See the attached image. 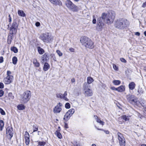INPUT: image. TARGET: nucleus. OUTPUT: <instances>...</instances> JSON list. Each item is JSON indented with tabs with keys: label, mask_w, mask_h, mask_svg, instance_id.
Wrapping results in <instances>:
<instances>
[{
	"label": "nucleus",
	"mask_w": 146,
	"mask_h": 146,
	"mask_svg": "<svg viewBox=\"0 0 146 146\" xmlns=\"http://www.w3.org/2000/svg\"><path fill=\"white\" fill-rule=\"evenodd\" d=\"M104 20L106 23L108 24L112 23L115 18V13L113 11H111L108 13H103L101 17Z\"/></svg>",
	"instance_id": "nucleus-1"
},
{
	"label": "nucleus",
	"mask_w": 146,
	"mask_h": 146,
	"mask_svg": "<svg viewBox=\"0 0 146 146\" xmlns=\"http://www.w3.org/2000/svg\"><path fill=\"white\" fill-rule=\"evenodd\" d=\"M129 25V21L124 18H120L117 20L115 24V27L119 29H123Z\"/></svg>",
	"instance_id": "nucleus-2"
},
{
	"label": "nucleus",
	"mask_w": 146,
	"mask_h": 146,
	"mask_svg": "<svg viewBox=\"0 0 146 146\" xmlns=\"http://www.w3.org/2000/svg\"><path fill=\"white\" fill-rule=\"evenodd\" d=\"M80 41L82 45L86 48L92 49L94 47V43L92 41L87 37H81Z\"/></svg>",
	"instance_id": "nucleus-3"
},
{
	"label": "nucleus",
	"mask_w": 146,
	"mask_h": 146,
	"mask_svg": "<svg viewBox=\"0 0 146 146\" xmlns=\"http://www.w3.org/2000/svg\"><path fill=\"white\" fill-rule=\"evenodd\" d=\"M65 4L67 7L71 11L73 12H77L78 11V7L74 5L70 0H66L65 2Z\"/></svg>",
	"instance_id": "nucleus-4"
},
{
	"label": "nucleus",
	"mask_w": 146,
	"mask_h": 146,
	"mask_svg": "<svg viewBox=\"0 0 146 146\" xmlns=\"http://www.w3.org/2000/svg\"><path fill=\"white\" fill-rule=\"evenodd\" d=\"M31 96V93L30 91L27 90L23 93L21 100L24 102L26 103L30 99Z\"/></svg>",
	"instance_id": "nucleus-5"
},
{
	"label": "nucleus",
	"mask_w": 146,
	"mask_h": 146,
	"mask_svg": "<svg viewBox=\"0 0 146 146\" xmlns=\"http://www.w3.org/2000/svg\"><path fill=\"white\" fill-rule=\"evenodd\" d=\"M40 38L44 42L47 43L50 42L52 40V38L48 33L43 34L40 36Z\"/></svg>",
	"instance_id": "nucleus-6"
},
{
	"label": "nucleus",
	"mask_w": 146,
	"mask_h": 146,
	"mask_svg": "<svg viewBox=\"0 0 146 146\" xmlns=\"http://www.w3.org/2000/svg\"><path fill=\"white\" fill-rule=\"evenodd\" d=\"M84 94L86 96H91L93 93L92 90L88 88V84H86L83 88Z\"/></svg>",
	"instance_id": "nucleus-7"
},
{
	"label": "nucleus",
	"mask_w": 146,
	"mask_h": 146,
	"mask_svg": "<svg viewBox=\"0 0 146 146\" xmlns=\"http://www.w3.org/2000/svg\"><path fill=\"white\" fill-rule=\"evenodd\" d=\"M117 135L119 141V145L121 146H125V140L123 134L119 132L118 133Z\"/></svg>",
	"instance_id": "nucleus-8"
},
{
	"label": "nucleus",
	"mask_w": 146,
	"mask_h": 146,
	"mask_svg": "<svg viewBox=\"0 0 146 146\" xmlns=\"http://www.w3.org/2000/svg\"><path fill=\"white\" fill-rule=\"evenodd\" d=\"M18 25L17 23L15 22H13L10 27V33L14 34L16 33L18 28Z\"/></svg>",
	"instance_id": "nucleus-9"
},
{
	"label": "nucleus",
	"mask_w": 146,
	"mask_h": 146,
	"mask_svg": "<svg viewBox=\"0 0 146 146\" xmlns=\"http://www.w3.org/2000/svg\"><path fill=\"white\" fill-rule=\"evenodd\" d=\"M6 133L8 137L11 139L13 136V128L11 126L8 127L6 129Z\"/></svg>",
	"instance_id": "nucleus-10"
},
{
	"label": "nucleus",
	"mask_w": 146,
	"mask_h": 146,
	"mask_svg": "<svg viewBox=\"0 0 146 146\" xmlns=\"http://www.w3.org/2000/svg\"><path fill=\"white\" fill-rule=\"evenodd\" d=\"M102 20L103 19L101 17L99 18L98 19L97 29L98 31H101L104 25V24L102 21Z\"/></svg>",
	"instance_id": "nucleus-11"
},
{
	"label": "nucleus",
	"mask_w": 146,
	"mask_h": 146,
	"mask_svg": "<svg viewBox=\"0 0 146 146\" xmlns=\"http://www.w3.org/2000/svg\"><path fill=\"white\" fill-rule=\"evenodd\" d=\"M13 78L12 76H7L4 79L3 82L5 84H9L12 82Z\"/></svg>",
	"instance_id": "nucleus-12"
},
{
	"label": "nucleus",
	"mask_w": 146,
	"mask_h": 146,
	"mask_svg": "<svg viewBox=\"0 0 146 146\" xmlns=\"http://www.w3.org/2000/svg\"><path fill=\"white\" fill-rule=\"evenodd\" d=\"M49 57L46 53L42 55L41 59V62L43 63L44 62L48 61L49 60Z\"/></svg>",
	"instance_id": "nucleus-13"
},
{
	"label": "nucleus",
	"mask_w": 146,
	"mask_h": 146,
	"mask_svg": "<svg viewBox=\"0 0 146 146\" xmlns=\"http://www.w3.org/2000/svg\"><path fill=\"white\" fill-rule=\"evenodd\" d=\"M52 4L56 5H59L61 6L62 5V3L60 0H49Z\"/></svg>",
	"instance_id": "nucleus-14"
},
{
	"label": "nucleus",
	"mask_w": 146,
	"mask_h": 146,
	"mask_svg": "<svg viewBox=\"0 0 146 146\" xmlns=\"http://www.w3.org/2000/svg\"><path fill=\"white\" fill-rule=\"evenodd\" d=\"M62 110V108L58 105H57L53 109V111L55 113H59Z\"/></svg>",
	"instance_id": "nucleus-15"
},
{
	"label": "nucleus",
	"mask_w": 146,
	"mask_h": 146,
	"mask_svg": "<svg viewBox=\"0 0 146 146\" xmlns=\"http://www.w3.org/2000/svg\"><path fill=\"white\" fill-rule=\"evenodd\" d=\"M14 34H11L10 33L9 34L7 40V42L8 44H11L14 35Z\"/></svg>",
	"instance_id": "nucleus-16"
},
{
	"label": "nucleus",
	"mask_w": 146,
	"mask_h": 146,
	"mask_svg": "<svg viewBox=\"0 0 146 146\" xmlns=\"http://www.w3.org/2000/svg\"><path fill=\"white\" fill-rule=\"evenodd\" d=\"M71 116L67 112L64 116L63 119L66 121H67L70 119Z\"/></svg>",
	"instance_id": "nucleus-17"
},
{
	"label": "nucleus",
	"mask_w": 146,
	"mask_h": 146,
	"mask_svg": "<svg viewBox=\"0 0 146 146\" xmlns=\"http://www.w3.org/2000/svg\"><path fill=\"white\" fill-rule=\"evenodd\" d=\"M18 13L19 16L22 17H25L26 16L25 14L22 10H18Z\"/></svg>",
	"instance_id": "nucleus-18"
},
{
	"label": "nucleus",
	"mask_w": 146,
	"mask_h": 146,
	"mask_svg": "<svg viewBox=\"0 0 146 146\" xmlns=\"http://www.w3.org/2000/svg\"><path fill=\"white\" fill-rule=\"evenodd\" d=\"M129 86L130 89L133 90L135 88V84L133 82H131L129 84Z\"/></svg>",
	"instance_id": "nucleus-19"
},
{
	"label": "nucleus",
	"mask_w": 146,
	"mask_h": 146,
	"mask_svg": "<svg viewBox=\"0 0 146 146\" xmlns=\"http://www.w3.org/2000/svg\"><path fill=\"white\" fill-rule=\"evenodd\" d=\"M135 97L134 95L129 94L127 96L126 98L128 101L129 102L131 100L134 98Z\"/></svg>",
	"instance_id": "nucleus-20"
},
{
	"label": "nucleus",
	"mask_w": 146,
	"mask_h": 146,
	"mask_svg": "<svg viewBox=\"0 0 146 146\" xmlns=\"http://www.w3.org/2000/svg\"><path fill=\"white\" fill-rule=\"evenodd\" d=\"M117 91L119 92H122L125 91V88L124 86H121L117 88Z\"/></svg>",
	"instance_id": "nucleus-21"
},
{
	"label": "nucleus",
	"mask_w": 146,
	"mask_h": 146,
	"mask_svg": "<svg viewBox=\"0 0 146 146\" xmlns=\"http://www.w3.org/2000/svg\"><path fill=\"white\" fill-rule=\"evenodd\" d=\"M67 95V93L66 91H65L64 94H62V98L64 100H65L66 101H68V99L66 97V96Z\"/></svg>",
	"instance_id": "nucleus-22"
},
{
	"label": "nucleus",
	"mask_w": 146,
	"mask_h": 146,
	"mask_svg": "<svg viewBox=\"0 0 146 146\" xmlns=\"http://www.w3.org/2000/svg\"><path fill=\"white\" fill-rule=\"evenodd\" d=\"M137 98L135 97L134 98L131 100L129 102L132 104H135L137 102Z\"/></svg>",
	"instance_id": "nucleus-23"
},
{
	"label": "nucleus",
	"mask_w": 146,
	"mask_h": 146,
	"mask_svg": "<svg viewBox=\"0 0 146 146\" xmlns=\"http://www.w3.org/2000/svg\"><path fill=\"white\" fill-rule=\"evenodd\" d=\"M33 63L34 64L35 66L36 67H38L40 66L39 63L37 61L36 59H33Z\"/></svg>",
	"instance_id": "nucleus-24"
},
{
	"label": "nucleus",
	"mask_w": 146,
	"mask_h": 146,
	"mask_svg": "<svg viewBox=\"0 0 146 146\" xmlns=\"http://www.w3.org/2000/svg\"><path fill=\"white\" fill-rule=\"evenodd\" d=\"M54 134L59 139H61L62 138L61 134L58 131H56L55 132Z\"/></svg>",
	"instance_id": "nucleus-25"
},
{
	"label": "nucleus",
	"mask_w": 146,
	"mask_h": 146,
	"mask_svg": "<svg viewBox=\"0 0 146 146\" xmlns=\"http://www.w3.org/2000/svg\"><path fill=\"white\" fill-rule=\"evenodd\" d=\"M130 116H126L125 115H123L121 117V119H124L125 121H128L129 119Z\"/></svg>",
	"instance_id": "nucleus-26"
},
{
	"label": "nucleus",
	"mask_w": 146,
	"mask_h": 146,
	"mask_svg": "<svg viewBox=\"0 0 146 146\" xmlns=\"http://www.w3.org/2000/svg\"><path fill=\"white\" fill-rule=\"evenodd\" d=\"M68 112L71 116H72V115L75 112V110L73 109H71L69 110L68 111Z\"/></svg>",
	"instance_id": "nucleus-27"
},
{
	"label": "nucleus",
	"mask_w": 146,
	"mask_h": 146,
	"mask_svg": "<svg viewBox=\"0 0 146 146\" xmlns=\"http://www.w3.org/2000/svg\"><path fill=\"white\" fill-rule=\"evenodd\" d=\"M87 79L88 83L89 84L91 83L94 81V80L93 78L91 77H88L87 78Z\"/></svg>",
	"instance_id": "nucleus-28"
},
{
	"label": "nucleus",
	"mask_w": 146,
	"mask_h": 146,
	"mask_svg": "<svg viewBox=\"0 0 146 146\" xmlns=\"http://www.w3.org/2000/svg\"><path fill=\"white\" fill-rule=\"evenodd\" d=\"M49 68V66L47 63H45L44 65L43 70L44 71L47 70Z\"/></svg>",
	"instance_id": "nucleus-29"
},
{
	"label": "nucleus",
	"mask_w": 146,
	"mask_h": 146,
	"mask_svg": "<svg viewBox=\"0 0 146 146\" xmlns=\"http://www.w3.org/2000/svg\"><path fill=\"white\" fill-rule=\"evenodd\" d=\"M18 109L20 110H23L25 109V106L23 104H20L17 106Z\"/></svg>",
	"instance_id": "nucleus-30"
},
{
	"label": "nucleus",
	"mask_w": 146,
	"mask_h": 146,
	"mask_svg": "<svg viewBox=\"0 0 146 146\" xmlns=\"http://www.w3.org/2000/svg\"><path fill=\"white\" fill-rule=\"evenodd\" d=\"M11 51L15 53H17L18 52L17 48L13 46L11 47Z\"/></svg>",
	"instance_id": "nucleus-31"
},
{
	"label": "nucleus",
	"mask_w": 146,
	"mask_h": 146,
	"mask_svg": "<svg viewBox=\"0 0 146 146\" xmlns=\"http://www.w3.org/2000/svg\"><path fill=\"white\" fill-rule=\"evenodd\" d=\"M37 48L38 51L40 54H42L44 52V50L40 47H38Z\"/></svg>",
	"instance_id": "nucleus-32"
},
{
	"label": "nucleus",
	"mask_w": 146,
	"mask_h": 146,
	"mask_svg": "<svg viewBox=\"0 0 146 146\" xmlns=\"http://www.w3.org/2000/svg\"><path fill=\"white\" fill-rule=\"evenodd\" d=\"M46 144V143L44 141H39L38 143L37 146H44Z\"/></svg>",
	"instance_id": "nucleus-33"
},
{
	"label": "nucleus",
	"mask_w": 146,
	"mask_h": 146,
	"mask_svg": "<svg viewBox=\"0 0 146 146\" xmlns=\"http://www.w3.org/2000/svg\"><path fill=\"white\" fill-rule=\"evenodd\" d=\"M17 61V57L14 56L12 58L13 63V64L15 65L16 64Z\"/></svg>",
	"instance_id": "nucleus-34"
},
{
	"label": "nucleus",
	"mask_w": 146,
	"mask_h": 146,
	"mask_svg": "<svg viewBox=\"0 0 146 146\" xmlns=\"http://www.w3.org/2000/svg\"><path fill=\"white\" fill-rule=\"evenodd\" d=\"M113 83L115 85H118L120 84L121 82L119 80H114L113 82Z\"/></svg>",
	"instance_id": "nucleus-35"
},
{
	"label": "nucleus",
	"mask_w": 146,
	"mask_h": 146,
	"mask_svg": "<svg viewBox=\"0 0 146 146\" xmlns=\"http://www.w3.org/2000/svg\"><path fill=\"white\" fill-rule=\"evenodd\" d=\"M4 123L3 121L2 120H0V130H2V128L3 127Z\"/></svg>",
	"instance_id": "nucleus-36"
},
{
	"label": "nucleus",
	"mask_w": 146,
	"mask_h": 146,
	"mask_svg": "<svg viewBox=\"0 0 146 146\" xmlns=\"http://www.w3.org/2000/svg\"><path fill=\"white\" fill-rule=\"evenodd\" d=\"M8 96L9 100H13L14 98V96L11 93H9L8 94Z\"/></svg>",
	"instance_id": "nucleus-37"
},
{
	"label": "nucleus",
	"mask_w": 146,
	"mask_h": 146,
	"mask_svg": "<svg viewBox=\"0 0 146 146\" xmlns=\"http://www.w3.org/2000/svg\"><path fill=\"white\" fill-rule=\"evenodd\" d=\"M95 127L98 130H101L103 131L106 134H109V132L108 130H104V129H99L98 128L96 127Z\"/></svg>",
	"instance_id": "nucleus-38"
},
{
	"label": "nucleus",
	"mask_w": 146,
	"mask_h": 146,
	"mask_svg": "<svg viewBox=\"0 0 146 146\" xmlns=\"http://www.w3.org/2000/svg\"><path fill=\"white\" fill-rule=\"evenodd\" d=\"M56 52L59 56H62L63 55V53L59 50H57Z\"/></svg>",
	"instance_id": "nucleus-39"
},
{
	"label": "nucleus",
	"mask_w": 146,
	"mask_h": 146,
	"mask_svg": "<svg viewBox=\"0 0 146 146\" xmlns=\"http://www.w3.org/2000/svg\"><path fill=\"white\" fill-rule=\"evenodd\" d=\"M38 127L37 126L33 125V132L36 131H38Z\"/></svg>",
	"instance_id": "nucleus-40"
},
{
	"label": "nucleus",
	"mask_w": 146,
	"mask_h": 146,
	"mask_svg": "<svg viewBox=\"0 0 146 146\" xmlns=\"http://www.w3.org/2000/svg\"><path fill=\"white\" fill-rule=\"evenodd\" d=\"M25 139L26 144L27 145H28L29 144V138H26Z\"/></svg>",
	"instance_id": "nucleus-41"
},
{
	"label": "nucleus",
	"mask_w": 146,
	"mask_h": 146,
	"mask_svg": "<svg viewBox=\"0 0 146 146\" xmlns=\"http://www.w3.org/2000/svg\"><path fill=\"white\" fill-rule=\"evenodd\" d=\"M25 136V139L26 138H29V134L28 133L27 131H26L25 133V134L24 135Z\"/></svg>",
	"instance_id": "nucleus-42"
},
{
	"label": "nucleus",
	"mask_w": 146,
	"mask_h": 146,
	"mask_svg": "<svg viewBox=\"0 0 146 146\" xmlns=\"http://www.w3.org/2000/svg\"><path fill=\"white\" fill-rule=\"evenodd\" d=\"M70 106L69 103H67L65 105V107L67 109H69L70 108Z\"/></svg>",
	"instance_id": "nucleus-43"
},
{
	"label": "nucleus",
	"mask_w": 146,
	"mask_h": 146,
	"mask_svg": "<svg viewBox=\"0 0 146 146\" xmlns=\"http://www.w3.org/2000/svg\"><path fill=\"white\" fill-rule=\"evenodd\" d=\"M0 112L1 114L3 115H5V113L4 111L1 108H0Z\"/></svg>",
	"instance_id": "nucleus-44"
},
{
	"label": "nucleus",
	"mask_w": 146,
	"mask_h": 146,
	"mask_svg": "<svg viewBox=\"0 0 146 146\" xmlns=\"http://www.w3.org/2000/svg\"><path fill=\"white\" fill-rule=\"evenodd\" d=\"M93 20L92 21V23L94 24H95L96 23V19L95 17V16L94 15L93 16Z\"/></svg>",
	"instance_id": "nucleus-45"
},
{
	"label": "nucleus",
	"mask_w": 146,
	"mask_h": 146,
	"mask_svg": "<svg viewBox=\"0 0 146 146\" xmlns=\"http://www.w3.org/2000/svg\"><path fill=\"white\" fill-rule=\"evenodd\" d=\"M74 146H80L79 143H78L76 141H74L73 143Z\"/></svg>",
	"instance_id": "nucleus-46"
},
{
	"label": "nucleus",
	"mask_w": 146,
	"mask_h": 146,
	"mask_svg": "<svg viewBox=\"0 0 146 146\" xmlns=\"http://www.w3.org/2000/svg\"><path fill=\"white\" fill-rule=\"evenodd\" d=\"M62 94L61 93H58L56 94V96L58 98H62Z\"/></svg>",
	"instance_id": "nucleus-47"
},
{
	"label": "nucleus",
	"mask_w": 146,
	"mask_h": 146,
	"mask_svg": "<svg viewBox=\"0 0 146 146\" xmlns=\"http://www.w3.org/2000/svg\"><path fill=\"white\" fill-rule=\"evenodd\" d=\"M113 69L116 70H118V67L116 66V65L115 64H113Z\"/></svg>",
	"instance_id": "nucleus-48"
},
{
	"label": "nucleus",
	"mask_w": 146,
	"mask_h": 146,
	"mask_svg": "<svg viewBox=\"0 0 146 146\" xmlns=\"http://www.w3.org/2000/svg\"><path fill=\"white\" fill-rule=\"evenodd\" d=\"M141 89L139 88L138 90V92L140 94H142L143 93V91L141 90Z\"/></svg>",
	"instance_id": "nucleus-49"
},
{
	"label": "nucleus",
	"mask_w": 146,
	"mask_h": 146,
	"mask_svg": "<svg viewBox=\"0 0 146 146\" xmlns=\"http://www.w3.org/2000/svg\"><path fill=\"white\" fill-rule=\"evenodd\" d=\"M120 60L121 61L123 62H126V61L123 58H120Z\"/></svg>",
	"instance_id": "nucleus-50"
},
{
	"label": "nucleus",
	"mask_w": 146,
	"mask_h": 146,
	"mask_svg": "<svg viewBox=\"0 0 146 146\" xmlns=\"http://www.w3.org/2000/svg\"><path fill=\"white\" fill-rule=\"evenodd\" d=\"M3 91L2 90H0V97H2L3 95Z\"/></svg>",
	"instance_id": "nucleus-51"
},
{
	"label": "nucleus",
	"mask_w": 146,
	"mask_h": 146,
	"mask_svg": "<svg viewBox=\"0 0 146 146\" xmlns=\"http://www.w3.org/2000/svg\"><path fill=\"white\" fill-rule=\"evenodd\" d=\"M4 88L3 84L1 82H0V88Z\"/></svg>",
	"instance_id": "nucleus-52"
},
{
	"label": "nucleus",
	"mask_w": 146,
	"mask_h": 146,
	"mask_svg": "<svg viewBox=\"0 0 146 146\" xmlns=\"http://www.w3.org/2000/svg\"><path fill=\"white\" fill-rule=\"evenodd\" d=\"M3 61V58L2 56L0 57V63H2Z\"/></svg>",
	"instance_id": "nucleus-53"
},
{
	"label": "nucleus",
	"mask_w": 146,
	"mask_h": 146,
	"mask_svg": "<svg viewBox=\"0 0 146 146\" xmlns=\"http://www.w3.org/2000/svg\"><path fill=\"white\" fill-rule=\"evenodd\" d=\"M11 74V72L10 71H7V76H11V75H10V74Z\"/></svg>",
	"instance_id": "nucleus-54"
},
{
	"label": "nucleus",
	"mask_w": 146,
	"mask_h": 146,
	"mask_svg": "<svg viewBox=\"0 0 146 146\" xmlns=\"http://www.w3.org/2000/svg\"><path fill=\"white\" fill-rule=\"evenodd\" d=\"M111 89L113 90H116V91H117V88H115L114 87H111Z\"/></svg>",
	"instance_id": "nucleus-55"
},
{
	"label": "nucleus",
	"mask_w": 146,
	"mask_h": 146,
	"mask_svg": "<svg viewBox=\"0 0 146 146\" xmlns=\"http://www.w3.org/2000/svg\"><path fill=\"white\" fill-rule=\"evenodd\" d=\"M9 21L10 22H11L12 21V18L11 17L10 15V14L9 15Z\"/></svg>",
	"instance_id": "nucleus-56"
},
{
	"label": "nucleus",
	"mask_w": 146,
	"mask_h": 146,
	"mask_svg": "<svg viewBox=\"0 0 146 146\" xmlns=\"http://www.w3.org/2000/svg\"><path fill=\"white\" fill-rule=\"evenodd\" d=\"M100 124L102 125V126L104 124V121H102L101 120L99 122Z\"/></svg>",
	"instance_id": "nucleus-57"
},
{
	"label": "nucleus",
	"mask_w": 146,
	"mask_h": 146,
	"mask_svg": "<svg viewBox=\"0 0 146 146\" xmlns=\"http://www.w3.org/2000/svg\"><path fill=\"white\" fill-rule=\"evenodd\" d=\"M35 25L36 27H38L40 25V23L39 22H37L35 23Z\"/></svg>",
	"instance_id": "nucleus-58"
},
{
	"label": "nucleus",
	"mask_w": 146,
	"mask_h": 146,
	"mask_svg": "<svg viewBox=\"0 0 146 146\" xmlns=\"http://www.w3.org/2000/svg\"><path fill=\"white\" fill-rule=\"evenodd\" d=\"M72 52H74V49L72 48H70L69 49Z\"/></svg>",
	"instance_id": "nucleus-59"
},
{
	"label": "nucleus",
	"mask_w": 146,
	"mask_h": 146,
	"mask_svg": "<svg viewBox=\"0 0 146 146\" xmlns=\"http://www.w3.org/2000/svg\"><path fill=\"white\" fill-rule=\"evenodd\" d=\"M135 34L137 36H139L140 35V33L139 32H136L135 33Z\"/></svg>",
	"instance_id": "nucleus-60"
},
{
	"label": "nucleus",
	"mask_w": 146,
	"mask_h": 146,
	"mask_svg": "<svg viewBox=\"0 0 146 146\" xmlns=\"http://www.w3.org/2000/svg\"><path fill=\"white\" fill-rule=\"evenodd\" d=\"M64 127L66 128H68V124L67 123H65Z\"/></svg>",
	"instance_id": "nucleus-61"
},
{
	"label": "nucleus",
	"mask_w": 146,
	"mask_h": 146,
	"mask_svg": "<svg viewBox=\"0 0 146 146\" xmlns=\"http://www.w3.org/2000/svg\"><path fill=\"white\" fill-rule=\"evenodd\" d=\"M146 5V2L143 3L142 5V7H145Z\"/></svg>",
	"instance_id": "nucleus-62"
},
{
	"label": "nucleus",
	"mask_w": 146,
	"mask_h": 146,
	"mask_svg": "<svg viewBox=\"0 0 146 146\" xmlns=\"http://www.w3.org/2000/svg\"><path fill=\"white\" fill-rule=\"evenodd\" d=\"M71 82L72 83H74L75 81V79L74 78H72L71 80Z\"/></svg>",
	"instance_id": "nucleus-63"
},
{
	"label": "nucleus",
	"mask_w": 146,
	"mask_h": 146,
	"mask_svg": "<svg viewBox=\"0 0 146 146\" xmlns=\"http://www.w3.org/2000/svg\"><path fill=\"white\" fill-rule=\"evenodd\" d=\"M101 121V120L100 119H99V118H98V119H96V121L98 122V123L100 121Z\"/></svg>",
	"instance_id": "nucleus-64"
}]
</instances>
